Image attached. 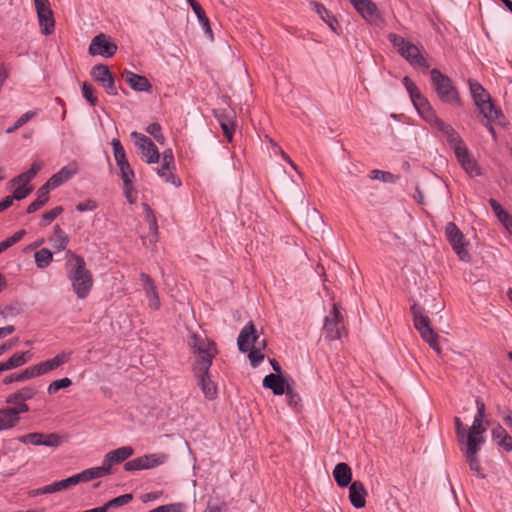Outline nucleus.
Returning <instances> with one entry per match:
<instances>
[{
	"label": "nucleus",
	"instance_id": "obj_1",
	"mask_svg": "<svg viewBox=\"0 0 512 512\" xmlns=\"http://www.w3.org/2000/svg\"><path fill=\"white\" fill-rule=\"evenodd\" d=\"M188 346L197 357L193 364V373L198 385L206 399L214 400L217 397V386L211 380L210 367L217 352L216 345L207 338L192 333L188 339Z\"/></svg>",
	"mask_w": 512,
	"mask_h": 512
},
{
	"label": "nucleus",
	"instance_id": "obj_2",
	"mask_svg": "<svg viewBox=\"0 0 512 512\" xmlns=\"http://www.w3.org/2000/svg\"><path fill=\"white\" fill-rule=\"evenodd\" d=\"M67 277L77 297L85 299L89 295L94 281L92 273L86 268L83 257L72 253V260L67 262Z\"/></svg>",
	"mask_w": 512,
	"mask_h": 512
},
{
	"label": "nucleus",
	"instance_id": "obj_3",
	"mask_svg": "<svg viewBox=\"0 0 512 512\" xmlns=\"http://www.w3.org/2000/svg\"><path fill=\"white\" fill-rule=\"evenodd\" d=\"M388 39L397 50L398 54L414 69H421L423 71L429 69L430 64L423 54V47H419L395 33H390Z\"/></svg>",
	"mask_w": 512,
	"mask_h": 512
},
{
	"label": "nucleus",
	"instance_id": "obj_4",
	"mask_svg": "<svg viewBox=\"0 0 512 512\" xmlns=\"http://www.w3.org/2000/svg\"><path fill=\"white\" fill-rule=\"evenodd\" d=\"M413 315V322L416 330L420 333L422 339L437 353L441 354V347L439 345V336L434 332L430 325V319L424 315V309L414 304L411 307Z\"/></svg>",
	"mask_w": 512,
	"mask_h": 512
},
{
	"label": "nucleus",
	"instance_id": "obj_5",
	"mask_svg": "<svg viewBox=\"0 0 512 512\" xmlns=\"http://www.w3.org/2000/svg\"><path fill=\"white\" fill-rule=\"evenodd\" d=\"M433 87L444 103H459L460 98L452 80L440 70L434 68L430 71Z\"/></svg>",
	"mask_w": 512,
	"mask_h": 512
},
{
	"label": "nucleus",
	"instance_id": "obj_6",
	"mask_svg": "<svg viewBox=\"0 0 512 512\" xmlns=\"http://www.w3.org/2000/svg\"><path fill=\"white\" fill-rule=\"evenodd\" d=\"M238 349L245 353L250 348L259 349L262 352L266 348V340L260 339L253 322H248L241 330L237 338Z\"/></svg>",
	"mask_w": 512,
	"mask_h": 512
},
{
	"label": "nucleus",
	"instance_id": "obj_7",
	"mask_svg": "<svg viewBox=\"0 0 512 512\" xmlns=\"http://www.w3.org/2000/svg\"><path fill=\"white\" fill-rule=\"evenodd\" d=\"M445 235L460 260L469 261L470 255L466 250L467 243L465 241L464 234L460 231L454 222H448L446 224Z\"/></svg>",
	"mask_w": 512,
	"mask_h": 512
},
{
	"label": "nucleus",
	"instance_id": "obj_8",
	"mask_svg": "<svg viewBox=\"0 0 512 512\" xmlns=\"http://www.w3.org/2000/svg\"><path fill=\"white\" fill-rule=\"evenodd\" d=\"M41 33L50 35L55 29V20L49 0H34Z\"/></svg>",
	"mask_w": 512,
	"mask_h": 512
},
{
	"label": "nucleus",
	"instance_id": "obj_9",
	"mask_svg": "<svg viewBox=\"0 0 512 512\" xmlns=\"http://www.w3.org/2000/svg\"><path fill=\"white\" fill-rule=\"evenodd\" d=\"M117 45L106 34L100 33L96 35L89 45V54L98 55L104 58H111L117 52Z\"/></svg>",
	"mask_w": 512,
	"mask_h": 512
},
{
	"label": "nucleus",
	"instance_id": "obj_10",
	"mask_svg": "<svg viewBox=\"0 0 512 512\" xmlns=\"http://www.w3.org/2000/svg\"><path fill=\"white\" fill-rule=\"evenodd\" d=\"M37 393V388L33 386H26L8 395L6 397V403L13 405L11 408L18 411V415L21 413H27L29 411V406L25 402L31 400Z\"/></svg>",
	"mask_w": 512,
	"mask_h": 512
},
{
	"label": "nucleus",
	"instance_id": "obj_11",
	"mask_svg": "<svg viewBox=\"0 0 512 512\" xmlns=\"http://www.w3.org/2000/svg\"><path fill=\"white\" fill-rule=\"evenodd\" d=\"M91 77L94 81L100 84L107 94L117 95L118 89L115 83L114 75L111 73L109 67L105 64L95 65L91 70Z\"/></svg>",
	"mask_w": 512,
	"mask_h": 512
},
{
	"label": "nucleus",
	"instance_id": "obj_12",
	"mask_svg": "<svg viewBox=\"0 0 512 512\" xmlns=\"http://www.w3.org/2000/svg\"><path fill=\"white\" fill-rule=\"evenodd\" d=\"M111 145L116 164L121 172L123 184H129V179H133L135 174L126 158L125 150L119 139H113Z\"/></svg>",
	"mask_w": 512,
	"mask_h": 512
},
{
	"label": "nucleus",
	"instance_id": "obj_13",
	"mask_svg": "<svg viewBox=\"0 0 512 512\" xmlns=\"http://www.w3.org/2000/svg\"><path fill=\"white\" fill-rule=\"evenodd\" d=\"M484 441L485 439L476 440L474 438L468 437L467 443L464 444L466 446L465 457L469 467L472 471L476 472L480 478H484V475L481 474V466L477 458V453L481 449V445L484 443Z\"/></svg>",
	"mask_w": 512,
	"mask_h": 512
},
{
	"label": "nucleus",
	"instance_id": "obj_14",
	"mask_svg": "<svg viewBox=\"0 0 512 512\" xmlns=\"http://www.w3.org/2000/svg\"><path fill=\"white\" fill-rule=\"evenodd\" d=\"M341 320L342 316L337 306L334 304L329 315H327L324 320V331L326 338L329 340H336L341 337Z\"/></svg>",
	"mask_w": 512,
	"mask_h": 512
},
{
	"label": "nucleus",
	"instance_id": "obj_15",
	"mask_svg": "<svg viewBox=\"0 0 512 512\" xmlns=\"http://www.w3.org/2000/svg\"><path fill=\"white\" fill-rule=\"evenodd\" d=\"M354 9L368 22L376 23L380 19V12L371 0H349Z\"/></svg>",
	"mask_w": 512,
	"mask_h": 512
},
{
	"label": "nucleus",
	"instance_id": "obj_16",
	"mask_svg": "<svg viewBox=\"0 0 512 512\" xmlns=\"http://www.w3.org/2000/svg\"><path fill=\"white\" fill-rule=\"evenodd\" d=\"M476 408L477 413L474 417L472 426L469 429L468 437L474 439H484L483 433L486 431V428L483 426V420L485 417V403L480 397H477L476 400Z\"/></svg>",
	"mask_w": 512,
	"mask_h": 512
},
{
	"label": "nucleus",
	"instance_id": "obj_17",
	"mask_svg": "<svg viewBox=\"0 0 512 512\" xmlns=\"http://www.w3.org/2000/svg\"><path fill=\"white\" fill-rule=\"evenodd\" d=\"M454 153L458 162L470 176H478L480 174L477 162L470 155L465 143L455 147Z\"/></svg>",
	"mask_w": 512,
	"mask_h": 512
},
{
	"label": "nucleus",
	"instance_id": "obj_18",
	"mask_svg": "<svg viewBox=\"0 0 512 512\" xmlns=\"http://www.w3.org/2000/svg\"><path fill=\"white\" fill-rule=\"evenodd\" d=\"M134 454V449L131 446H122L115 450L108 452L103 458V465L109 470V474L111 473V468L113 465L123 463L129 457Z\"/></svg>",
	"mask_w": 512,
	"mask_h": 512
},
{
	"label": "nucleus",
	"instance_id": "obj_19",
	"mask_svg": "<svg viewBox=\"0 0 512 512\" xmlns=\"http://www.w3.org/2000/svg\"><path fill=\"white\" fill-rule=\"evenodd\" d=\"M140 280L142 288L148 299V305L152 310H158L160 308V298L157 292V286L154 280L147 274L142 272L140 274Z\"/></svg>",
	"mask_w": 512,
	"mask_h": 512
},
{
	"label": "nucleus",
	"instance_id": "obj_20",
	"mask_svg": "<svg viewBox=\"0 0 512 512\" xmlns=\"http://www.w3.org/2000/svg\"><path fill=\"white\" fill-rule=\"evenodd\" d=\"M123 77L125 78V81L127 84L137 92H151L152 85L149 82V80L142 75H138L134 72L125 70L123 72Z\"/></svg>",
	"mask_w": 512,
	"mask_h": 512
},
{
	"label": "nucleus",
	"instance_id": "obj_21",
	"mask_svg": "<svg viewBox=\"0 0 512 512\" xmlns=\"http://www.w3.org/2000/svg\"><path fill=\"white\" fill-rule=\"evenodd\" d=\"M367 491L361 481H354L349 487V500L357 508H363L366 505Z\"/></svg>",
	"mask_w": 512,
	"mask_h": 512
},
{
	"label": "nucleus",
	"instance_id": "obj_22",
	"mask_svg": "<svg viewBox=\"0 0 512 512\" xmlns=\"http://www.w3.org/2000/svg\"><path fill=\"white\" fill-rule=\"evenodd\" d=\"M74 485H77V483H76V479H75V477L73 475V476L68 477L66 479L54 482V483H52L50 485H46L44 487H40L38 489L32 490L30 494L32 496H38V495H42V494L56 493L58 491H62L64 489H67V488H69L71 486H74Z\"/></svg>",
	"mask_w": 512,
	"mask_h": 512
},
{
	"label": "nucleus",
	"instance_id": "obj_23",
	"mask_svg": "<svg viewBox=\"0 0 512 512\" xmlns=\"http://www.w3.org/2000/svg\"><path fill=\"white\" fill-rule=\"evenodd\" d=\"M77 171V164L70 163L69 165L62 167L57 173L48 179L49 185H52V187L55 189L66 181L70 180L74 175L77 174Z\"/></svg>",
	"mask_w": 512,
	"mask_h": 512
},
{
	"label": "nucleus",
	"instance_id": "obj_24",
	"mask_svg": "<svg viewBox=\"0 0 512 512\" xmlns=\"http://www.w3.org/2000/svg\"><path fill=\"white\" fill-rule=\"evenodd\" d=\"M262 385L264 388L272 390L275 395H283L287 389L285 378L281 374H268L264 377Z\"/></svg>",
	"mask_w": 512,
	"mask_h": 512
},
{
	"label": "nucleus",
	"instance_id": "obj_25",
	"mask_svg": "<svg viewBox=\"0 0 512 512\" xmlns=\"http://www.w3.org/2000/svg\"><path fill=\"white\" fill-rule=\"evenodd\" d=\"M333 477L339 487H347L352 483V470L347 463H338L333 470Z\"/></svg>",
	"mask_w": 512,
	"mask_h": 512
},
{
	"label": "nucleus",
	"instance_id": "obj_26",
	"mask_svg": "<svg viewBox=\"0 0 512 512\" xmlns=\"http://www.w3.org/2000/svg\"><path fill=\"white\" fill-rule=\"evenodd\" d=\"M312 5L315 8L316 13L320 16V18L329 26V28L337 35L341 34V27L335 18L324 5L312 2Z\"/></svg>",
	"mask_w": 512,
	"mask_h": 512
},
{
	"label": "nucleus",
	"instance_id": "obj_27",
	"mask_svg": "<svg viewBox=\"0 0 512 512\" xmlns=\"http://www.w3.org/2000/svg\"><path fill=\"white\" fill-rule=\"evenodd\" d=\"M435 127L446 137L448 143L451 145L453 150L455 149V147H458V146H461L462 144H464V142L460 138L459 134L456 132V130L451 125L440 120L437 122Z\"/></svg>",
	"mask_w": 512,
	"mask_h": 512
},
{
	"label": "nucleus",
	"instance_id": "obj_28",
	"mask_svg": "<svg viewBox=\"0 0 512 512\" xmlns=\"http://www.w3.org/2000/svg\"><path fill=\"white\" fill-rule=\"evenodd\" d=\"M19 421L20 417L18 411L11 407L0 409V431L13 428Z\"/></svg>",
	"mask_w": 512,
	"mask_h": 512
},
{
	"label": "nucleus",
	"instance_id": "obj_29",
	"mask_svg": "<svg viewBox=\"0 0 512 512\" xmlns=\"http://www.w3.org/2000/svg\"><path fill=\"white\" fill-rule=\"evenodd\" d=\"M43 166H44L43 161L33 162L29 170L19 174L15 178H13L10 181V184L11 185L22 184V185L27 186V184L29 182H31L36 177V175L43 168Z\"/></svg>",
	"mask_w": 512,
	"mask_h": 512
},
{
	"label": "nucleus",
	"instance_id": "obj_30",
	"mask_svg": "<svg viewBox=\"0 0 512 512\" xmlns=\"http://www.w3.org/2000/svg\"><path fill=\"white\" fill-rule=\"evenodd\" d=\"M106 475H109V470L102 464L99 467H92L82 472L75 474L74 477L76 479V483L88 482L90 480L101 478Z\"/></svg>",
	"mask_w": 512,
	"mask_h": 512
},
{
	"label": "nucleus",
	"instance_id": "obj_31",
	"mask_svg": "<svg viewBox=\"0 0 512 512\" xmlns=\"http://www.w3.org/2000/svg\"><path fill=\"white\" fill-rule=\"evenodd\" d=\"M489 204H490L493 212L495 213L496 217L501 222V224L506 228V230L510 234H512V217H511V215L507 211H505L502 208L501 204L498 201H496L495 199L490 198Z\"/></svg>",
	"mask_w": 512,
	"mask_h": 512
},
{
	"label": "nucleus",
	"instance_id": "obj_32",
	"mask_svg": "<svg viewBox=\"0 0 512 512\" xmlns=\"http://www.w3.org/2000/svg\"><path fill=\"white\" fill-rule=\"evenodd\" d=\"M30 361V352H17L13 354L7 361L1 362L0 366L2 367V372L18 368L23 366L24 364Z\"/></svg>",
	"mask_w": 512,
	"mask_h": 512
},
{
	"label": "nucleus",
	"instance_id": "obj_33",
	"mask_svg": "<svg viewBox=\"0 0 512 512\" xmlns=\"http://www.w3.org/2000/svg\"><path fill=\"white\" fill-rule=\"evenodd\" d=\"M469 87L476 106L488 102L490 95L480 83L470 80Z\"/></svg>",
	"mask_w": 512,
	"mask_h": 512
},
{
	"label": "nucleus",
	"instance_id": "obj_34",
	"mask_svg": "<svg viewBox=\"0 0 512 512\" xmlns=\"http://www.w3.org/2000/svg\"><path fill=\"white\" fill-rule=\"evenodd\" d=\"M51 242L57 252L65 250L69 243L68 235L60 228L59 225L54 226V235L51 238Z\"/></svg>",
	"mask_w": 512,
	"mask_h": 512
},
{
	"label": "nucleus",
	"instance_id": "obj_35",
	"mask_svg": "<svg viewBox=\"0 0 512 512\" xmlns=\"http://www.w3.org/2000/svg\"><path fill=\"white\" fill-rule=\"evenodd\" d=\"M144 469H152L163 465L168 460V455L165 453H152L143 455Z\"/></svg>",
	"mask_w": 512,
	"mask_h": 512
},
{
	"label": "nucleus",
	"instance_id": "obj_36",
	"mask_svg": "<svg viewBox=\"0 0 512 512\" xmlns=\"http://www.w3.org/2000/svg\"><path fill=\"white\" fill-rule=\"evenodd\" d=\"M34 259L38 268L45 269L51 264L53 254L49 249L42 248L34 254Z\"/></svg>",
	"mask_w": 512,
	"mask_h": 512
},
{
	"label": "nucleus",
	"instance_id": "obj_37",
	"mask_svg": "<svg viewBox=\"0 0 512 512\" xmlns=\"http://www.w3.org/2000/svg\"><path fill=\"white\" fill-rule=\"evenodd\" d=\"M141 152L142 157L149 164L157 163L160 159V153L153 141H149V143L145 145Z\"/></svg>",
	"mask_w": 512,
	"mask_h": 512
},
{
	"label": "nucleus",
	"instance_id": "obj_38",
	"mask_svg": "<svg viewBox=\"0 0 512 512\" xmlns=\"http://www.w3.org/2000/svg\"><path fill=\"white\" fill-rule=\"evenodd\" d=\"M477 106L486 120H496L501 114V112L491 102V99H489L488 102H484L482 105Z\"/></svg>",
	"mask_w": 512,
	"mask_h": 512
},
{
	"label": "nucleus",
	"instance_id": "obj_39",
	"mask_svg": "<svg viewBox=\"0 0 512 512\" xmlns=\"http://www.w3.org/2000/svg\"><path fill=\"white\" fill-rule=\"evenodd\" d=\"M171 168L172 167H165V164L162 163L161 167L157 169V174L161 178H164L167 183H170L175 187H179L181 185V180L171 172Z\"/></svg>",
	"mask_w": 512,
	"mask_h": 512
},
{
	"label": "nucleus",
	"instance_id": "obj_40",
	"mask_svg": "<svg viewBox=\"0 0 512 512\" xmlns=\"http://www.w3.org/2000/svg\"><path fill=\"white\" fill-rule=\"evenodd\" d=\"M193 11L196 14L199 23L202 25L205 33L209 35L210 38H212V30L210 27L209 19L207 18L204 10L199 4L193 5Z\"/></svg>",
	"mask_w": 512,
	"mask_h": 512
},
{
	"label": "nucleus",
	"instance_id": "obj_41",
	"mask_svg": "<svg viewBox=\"0 0 512 512\" xmlns=\"http://www.w3.org/2000/svg\"><path fill=\"white\" fill-rule=\"evenodd\" d=\"M215 118L220 123L235 122L236 114L232 109H213Z\"/></svg>",
	"mask_w": 512,
	"mask_h": 512
},
{
	"label": "nucleus",
	"instance_id": "obj_42",
	"mask_svg": "<svg viewBox=\"0 0 512 512\" xmlns=\"http://www.w3.org/2000/svg\"><path fill=\"white\" fill-rule=\"evenodd\" d=\"M43 438H44V433L33 432V433H28V434L19 436L17 439L19 442H21L23 444H31V445L39 446V445H42Z\"/></svg>",
	"mask_w": 512,
	"mask_h": 512
},
{
	"label": "nucleus",
	"instance_id": "obj_43",
	"mask_svg": "<svg viewBox=\"0 0 512 512\" xmlns=\"http://www.w3.org/2000/svg\"><path fill=\"white\" fill-rule=\"evenodd\" d=\"M133 499V496L132 494L128 493V494H123V495H120L118 497H115L111 500H109L108 502H106L104 504L106 510L108 511L109 509L111 508H117V507H120V506H123V505H126L128 504L131 500Z\"/></svg>",
	"mask_w": 512,
	"mask_h": 512
},
{
	"label": "nucleus",
	"instance_id": "obj_44",
	"mask_svg": "<svg viewBox=\"0 0 512 512\" xmlns=\"http://www.w3.org/2000/svg\"><path fill=\"white\" fill-rule=\"evenodd\" d=\"M71 385H72V381L68 377L57 379V380L52 381L49 384V386L47 388V392H48V394L52 395V394L57 393L60 389L68 388Z\"/></svg>",
	"mask_w": 512,
	"mask_h": 512
},
{
	"label": "nucleus",
	"instance_id": "obj_45",
	"mask_svg": "<svg viewBox=\"0 0 512 512\" xmlns=\"http://www.w3.org/2000/svg\"><path fill=\"white\" fill-rule=\"evenodd\" d=\"M65 441V437L57 433L44 434L43 446L58 447Z\"/></svg>",
	"mask_w": 512,
	"mask_h": 512
},
{
	"label": "nucleus",
	"instance_id": "obj_46",
	"mask_svg": "<svg viewBox=\"0 0 512 512\" xmlns=\"http://www.w3.org/2000/svg\"><path fill=\"white\" fill-rule=\"evenodd\" d=\"M37 115V111H27L21 117H19L13 126L6 130V133L10 134L15 132L17 129L26 124L30 119Z\"/></svg>",
	"mask_w": 512,
	"mask_h": 512
},
{
	"label": "nucleus",
	"instance_id": "obj_47",
	"mask_svg": "<svg viewBox=\"0 0 512 512\" xmlns=\"http://www.w3.org/2000/svg\"><path fill=\"white\" fill-rule=\"evenodd\" d=\"M370 178L377 179L385 183H393L397 179V177L392 173L378 169L372 170L370 172Z\"/></svg>",
	"mask_w": 512,
	"mask_h": 512
},
{
	"label": "nucleus",
	"instance_id": "obj_48",
	"mask_svg": "<svg viewBox=\"0 0 512 512\" xmlns=\"http://www.w3.org/2000/svg\"><path fill=\"white\" fill-rule=\"evenodd\" d=\"M63 212V207L62 206H57L47 212H45L43 215H42V219H41V222H40V225L41 226H47L49 225L51 222H53L61 213Z\"/></svg>",
	"mask_w": 512,
	"mask_h": 512
},
{
	"label": "nucleus",
	"instance_id": "obj_49",
	"mask_svg": "<svg viewBox=\"0 0 512 512\" xmlns=\"http://www.w3.org/2000/svg\"><path fill=\"white\" fill-rule=\"evenodd\" d=\"M454 422L458 442L464 445L467 443L468 433H466L464 425L459 417H455Z\"/></svg>",
	"mask_w": 512,
	"mask_h": 512
},
{
	"label": "nucleus",
	"instance_id": "obj_50",
	"mask_svg": "<svg viewBox=\"0 0 512 512\" xmlns=\"http://www.w3.org/2000/svg\"><path fill=\"white\" fill-rule=\"evenodd\" d=\"M17 185H18V187L14 190L13 194L9 195L13 201L14 200L20 201V200L26 198L33 191L32 187H27L22 184H17Z\"/></svg>",
	"mask_w": 512,
	"mask_h": 512
},
{
	"label": "nucleus",
	"instance_id": "obj_51",
	"mask_svg": "<svg viewBox=\"0 0 512 512\" xmlns=\"http://www.w3.org/2000/svg\"><path fill=\"white\" fill-rule=\"evenodd\" d=\"M148 512H184V505L182 503H171L158 506Z\"/></svg>",
	"mask_w": 512,
	"mask_h": 512
},
{
	"label": "nucleus",
	"instance_id": "obj_52",
	"mask_svg": "<svg viewBox=\"0 0 512 512\" xmlns=\"http://www.w3.org/2000/svg\"><path fill=\"white\" fill-rule=\"evenodd\" d=\"M82 94L91 106H95L97 104V98L94 96V88L91 84L87 82L82 84Z\"/></svg>",
	"mask_w": 512,
	"mask_h": 512
},
{
	"label": "nucleus",
	"instance_id": "obj_53",
	"mask_svg": "<svg viewBox=\"0 0 512 512\" xmlns=\"http://www.w3.org/2000/svg\"><path fill=\"white\" fill-rule=\"evenodd\" d=\"M144 463H143V457H137L132 460H129L125 462L124 469L125 471H138V470H144Z\"/></svg>",
	"mask_w": 512,
	"mask_h": 512
},
{
	"label": "nucleus",
	"instance_id": "obj_54",
	"mask_svg": "<svg viewBox=\"0 0 512 512\" xmlns=\"http://www.w3.org/2000/svg\"><path fill=\"white\" fill-rule=\"evenodd\" d=\"M144 209H145L147 221L149 223L150 231L153 233H157V229H158L157 219H156V216H155L153 210L147 204H144Z\"/></svg>",
	"mask_w": 512,
	"mask_h": 512
},
{
	"label": "nucleus",
	"instance_id": "obj_55",
	"mask_svg": "<svg viewBox=\"0 0 512 512\" xmlns=\"http://www.w3.org/2000/svg\"><path fill=\"white\" fill-rule=\"evenodd\" d=\"M411 101L418 112H423L425 109H427L428 106H430L427 98L421 93L416 95L415 98H412Z\"/></svg>",
	"mask_w": 512,
	"mask_h": 512
},
{
	"label": "nucleus",
	"instance_id": "obj_56",
	"mask_svg": "<svg viewBox=\"0 0 512 512\" xmlns=\"http://www.w3.org/2000/svg\"><path fill=\"white\" fill-rule=\"evenodd\" d=\"M248 358L253 367H257L264 359V354L259 349L250 348Z\"/></svg>",
	"mask_w": 512,
	"mask_h": 512
},
{
	"label": "nucleus",
	"instance_id": "obj_57",
	"mask_svg": "<svg viewBox=\"0 0 512 512\" xmlns=\"http://www.w3.org/2000/svg\"><path fill=\"white\" fill-rule=\"evenodd\" d=\"M52 189L54 188L52 187V185H49V182L47 181L37 190V199H39L42 203L46 204L49 200V192Z\"/></svg>",
	"mask_w": 512,
	"mask_h": 512
},
{
	"label": "nucleus",
	"instance_id": "obj_58",
	"mask_svg": "<svg viewBox=\"0 0 512 512\" xmlns=\"http://www.w3.org/2000/svg\"><path fill=\"white\" fill-rule=\"evenodd\" d=\"M273 149H274V152L276 154H280L281 157L296 171L297 170V166L296 164L291 160V158L286 154V152L276 143L274 142L272 139L269 140Z\"/></svg>",
	"mask_w": 512,
	"mask_h": 512
},
{
	"label": "nucleus",
	"instance_id": "obj_59",
	"mask_svg": "<svg viewBox=\"0 0 512 512\" xmlns=\"http://www.w3.org/2000/svg\"><path fill=\"white\" fill-rule=\"evenodd\" d=\"M131 137L135 140V145L140 150L144 149L145 145H147L149 141H152L149 137L137 131H133L131 133Z\"/></svg>",
	"mask_w": 512,
	"mask_h": 512
},
{
	"label": "nucleus",
	"instance_id": "obj_60",
	"mask_svg": "<svg viewBox=\"0 0 512 512\" xmlns=\"http://www.w3.org/2000/svg\"><path fill=\"white\" fill-rule=\"evenodd\" d=\"M38 365H33L30 367H27L25 370L20 372V378H22L23 381L32 379L34 377L40 376V371L38 370Z\"/></svg>",
	"mask_w": 512,
	"mask_h": 512
},
{
	"label": "nucleus",
	"instance_id": "obj_61",
	"mask_svg": "<svg viewBox=\"0 0 512 512\" xmlns=\"http://www.w3.org/2000/svg\"><path fill=\"white\" fill-rule=\"evenodd\" d=\"M403 84L410 96V99L415 98L416 95L421 93L415 83L408 76L403 78Z\"/></svg>",
	"mask_w": 512,
	"mask_h": 512
},
{
	"label": "nucleus",
	"instance_id": "obj_62",
	"mask_svg": "<svg viewBox=\"0 0 512 512\" xmlns=\"http://www.w3.org/2000/svg\"><path fill=\"white\" fill-rule=\"evenodd\" d=\"M419 114L429 123H431L432 125H436L438 121H440L441 119H439L433 108L430 106L427 107V109H425L423 112H419Z\"/></svg>",
	"mask_w": 512,
	"mask_h": 512
},
{
	"label": "nucleus",
	"instance_id": "obj_63",
	"mask_svg": "<svg viewBox=\"0 0 512 512\" xmlns=\"http://www.w3.org/2000/svg\"><path fill=\"white\" fill-rule=\"evenodd\" d=\"M419 114L429 123H431L432 125H436L438 121H440L441 119H439L433 108L430 106L427 107V109H425L423 112H419Z\"/></svg>",
	"mask_w": 512,
	"mask_h": 512
},
{
	"label": "nucleus",
	"instance_id": "obj_64",
	"mask_svg": "<svg viewBox=\"0 0 512 512\" xmlns=\"http://www.w3.org/2000/svg\"><path fill=\"white\" fill-rule=\"evenodd\" d=\"M25 234H26V231L24 229H21V230L17 231L16 233H14L12 236L3 240V242L6 244L7 248H10L13 245H15L16 243H18L24 237Z\"/></svg>",
	"mask_w": 512,
	"mask_h": 512
}]
</instances>
